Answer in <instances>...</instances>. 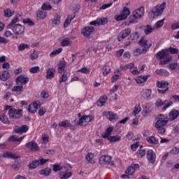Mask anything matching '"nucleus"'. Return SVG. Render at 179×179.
<instances>
[{"label": "nucleus", "instance_id": "nucleus-1", "mask_svg": "<svg viewBox=\"0 0 179 179\" xmlns=\"http://www.w3.org/2000/svg\"><path fill=\"white\" fill-rule=\"evenodd\" d=\"M155 128L158 130L159 134H164L166 132V125L169 124V117L164 114H159L156 117Z\"/></svg>", "mask_w": 179, "mask_h": 179}, {"label": "nucleus", "instance_id": "nucleus-2", "mask_svg": "<svg viewBox=\"0 0 179 179\" xmlns=\"http://www.w3.org/2000/svg\"><path fill=\"white\" fill-rule=\"evenodd\" d=\"M157 59H161L159 65H166L171 62L173 57L170 55V52L167 49H162L156 53Z\"/></svg>", "mask_w": 179, "mask_h": 179}, {"label": "nucleus", "instance_id": "nucleus-3", "mask_svg": "<svg viewBox=\"0 0 179 179\" xmlns=\"http://www.w3.org/2000/svg\"><path fill=\"white\" fill-rule=\"evenodd\" d=\"M166 8V2H163L162 4H158L155 6L151 11L149 12L148 16L150 19H155V17H159L163 15L164 9Z\"/></svg>", "mask_w": 179, "mask_h": 179}, {"label": "nucleus", "instance_id": "nucleus-4", "mask_svg": "<svg viewBox=\"0 0 179 179\" xmlns=\"http://www.w3.org/2000/svg\"><path fill=\"white\" fill-rule=\"evenodd\" d=\"M129 15H131V11L129 10V8L124 7L120 14L115 16V20H117V22H121V20H125V19L128 17Z\"/></svg>", "mask_w": 179, "mask_h": 179}, {"label": "nucleus", "instance_id": "nucleus-5", "mask_svg": "<svg viewBox=\"0 0 179 179\" xmlns=\"http://www.w3.org/2000/svg\"><path fill=\"white\" fill-rule=\"evenodd\" d=\"M22 109H16L15 108H10L8 110V115L10 118H12L13 120H16V118H20L22 117Z\"/></svg>", "mask_w": 179, "mask_h": 179}, {"label": "nucleus", "instance_id": "nucleus-6", "mask_svg": "<svg viewBox=\"0 0 179 179\" xmlns=\"http://www.w3.org/2000/svg\"><path fill=\"white\" fill-rule=\"evenodd\" d=\"M94 119V117L93 115H83L79 119L78 125L80 127H86L89 124V122H91V121H93Z\"/></svg>", "mask_w": 179, "mask_h": 179}, {"label": "nucleus", "instance_id": "nucleus-7", "mask_svg": "<svg viewBox=\"0 0 179 179\" xmlns=\"http://www.w3.org/2000/svg\"><path fill=\"white\" fill-rule=\"evenodd\" d=\"M138 44L141 47H143V51H148L152 45V41H148L146 38L143 37L138 41Z\"/></svg>", "mask_w": 179, "mask_h": 179}, {"label": "nucleus", "instance_id": "nucleus-8", "mask_svg": "<svg viewBox=\"0 0 179 179\" xmlns=\"http://www.w3.org/2000/svg\"><path fill=\"white\" fill-rule=\"evenodd\" d=\"M132 31L130 28H127L126 29L122 30L118 35H117V40L118 41H124L127 37L129 36V34Z\"/></svg>", "mask_w": 179, "mask_h": 179}, {"label": "nucleus", "instance_id": "nucleus-9", "mask_svg": "<svg viewBox=\"0 0 179 179\" xmlns=\"http://www.w3.org/2000/svg\"><path fill=\"white\" fill-rule=\"evenodd\" d=\"M13 31L17 36L24 34V27L20 24H16L13 27Z\"/></svg>", "mask_w": 179, "mask_h": 179}, {"label": "nucleus", "instance_id": "nucleus-10", "mask_svg": "<svg viewBox=\"0 0 179 179\" xmlns=\"http://www.w3.org/2000/svg\"><path fill=\"white\" fill-rule=\"evenodd\" d=\"M101 164H108V166H114V162L111 161V156L102 155L99 158Z\"/></svg>", "mask_w": 179, "mask_h": 179}, {"label": "nucleus", "instance_id": "nucleus-11", "mask_svg": "<svg viewBox=\"0 0 179 179\" xmlns=\"http://www.w3.org/2000/svg\"><path fill=\"white\" fill-rule=\"evenodd\" d=\"M41 106V104L38 101H34L31 104H29L28 107V111L29 113H31V114H34V113H37V110L40 108Z\"/></svg>", "mask_w": 179, "mask_h": 179}, {"label": "nucleus", "instance_id": "nucleus-12", "mask_svg": "<svg viewBox=\"0 0 179 179\" xmlns=\"http://www.w3.org/2000/svg\"><path fill=\"white\" fill-rule=\"evenodd\" d=\"M94 31V27H85L82 29L81 30V34L84 37H90L91 34H93V32Z\"/></svg>", "mask_w": 179, "mask_h": 179}, {"label": "nucleus", "instance_id": "nucleus-13", "mask_svg": "<svg viewBox=\"0 0 179 179\" xmlns=\"http://www.w3.org/2000/svg\"><path fill=\"white\" fill-rule=\"evenodd\" d=\"M139 164H131L125 171V173L132 176L137 170H139Z\"/></svg>", "mask_w": 179, "mask_h": 179}, {"label": "nucleus", "instance_id": "nucleus-14", "mask_svg": "<svg viewBox=\"0 0 179 179\" xmlns=\"http://www.w3.org/2000/svg\"><path fill=\"white\" fill-rule=\"evenodd\" d=\"M132 15L134 19H141L143 15H145V8L143 7H140L139 8L135 10Z\"/></svg>", "mask_w": 179, "mask_h": 179}, {"label": "nucleus", "instance_id": "nucleus-15", "mask_svg": "<svg viewBox=\"0 0 179 179\" xmlns=\"http://www.w3.org/2000/svg\"><path fill=\"white\" fill-rule=\"evenodd\" d=\"M29 77L24 75H20L16 78L15 82L17 85H27V83H29Z\"/></svg>", "mask_w": 179, "mask_h": 179}, {"label": "nucleus", "instance_id": "nucleus-16", "mask_svg": "<svg viewBox=\"0 0 179 179\" xmlns=\"http://www.w3.org/2000/svg\"><path fill=\"white\" fill-rule=\"evenodd\" d=\"M147 159L149 163H151V164H155V162H156V153L155 151H153V150H148Z\"/></svg>", "mask_w": 179, "mask_h": 179}, {"label": "nucleus", "instance_id": "nucleus-17", "mask_svg": "<svg viewBox=\"0 0 179 179\" xmlns=\"http://www.w3.org/2000/svg\"><path fill=\"white\" fill-rule=\"evenodd\" d=\"M1 157H4L6 159H19V156L9 151L5 152L1 155H0V162L2 161V159H1Z\"/></svg>", "mask_w": 179, "mask_h": 179}, {"label": "nucleus", "instance_id": "nucleus-18", "mask_svg": "<svg viewBox=\"0 0 179 179\" xmlns=\"http://www.w3.org/2000/svg\"><path fill=\"white\" fill-rule=\"evenodd\" d=\"M28 149L31 150V152H37L38 151V145H37V143L35 141H30L28 143L25 145Z\"/></svg>", "mask_w": 179, "mask_h": 179}, {"label": "nucleus", "instance_id": "nucleus-19", "mask_svg": "<svg viewBox=\"0 0 179 179\" xmlns=\"http://www.w3.org/2000/svg\"><path fill=\"white\" fill-rule=\"evenodd\" d=\"M106 23H107V19L99 18L94 21L90 22V24L91 26H103V24H106Z\"/></svg>", "mask_w": 179, "mask_h": 179}, {"label": "nucleus", "instance_id": "nucleus-20", "mask_svg": "<svg viewBox=\"0 0 179 179\" xmlns=\"http://www.w3.org/2000/svg\"><path fill=\"white\" fill-rule=\"evenodd\" d=\"M126 68H129L132 75H138L140 73V71H138V68L135 66V64L134 63L127 64Z\"/></svg>", "mask_w": 179, "mask_h": 179}, {"label": "nucleus", "instance_id": "nucleus-21", "mask_svg": "<svg viewBox=\"0 0 179 179\" xmlns=\"http://www.w3.org/2000/svg\"><path fill=\"white\" fill-rule=\"evenodd\" d=\"M178 115L179 111L176 109H172L169 113V120H170V121H174V120H177V118H178Z\"/></svg>", "mask_w": 179, "mask_h": 179}, {"label": "nucleus", "instance_id": "nucleus-22", "mask_svg": "<svg viewBox=\"0 0 179 179\" xmlns=\"http://www.w3.org/2000/svg\"><path fill=\"white\" fill-rule=\"evenodd\" d=\"M103 115H104L106 118H108V120H110V121L117 120V115L114 113V112H111V111L103 112Z\"/></svg>", "mask_w": 179, "mask_h": 179}, {"label": "nucleus", "instance_id": "nucleus-23", "mask_svg": "<svg viewBox=\"0 0 179 179\" xmlns=\"http://www.w3.org/2000/svg\"><path fill=\"white\" fill-rule=\"evenodd\" d=\"M149 78H150V76H138L137 78H135V80L136 82V83L138 84H142V83H145V82H146V80H148V79H149Z\"/></svg>", "mask_w": 179, "mask_h": 179}, {"label": "nucleus", "instance_id": "nucleus-24", "mask_svg": "<svg viewBox=\"0 0 179 179\" xmlns=\"http://www.w3.org/2000/svg\"><path fill=\"white\" fill-rule=\"evenodd\" d=\"M146 141L150 145H159V140L155 136H150L146 138Z\"/></svg>", "mask_w": 179, "mask_h": 179}, {"label": "nucleus", "instance_id": "nucleus-25", "mask_svg": "<svg viewBox=\"0 0 179 179\" xmlns=\"http://www.w3.org/2000/svg\"><path fill=\"white\" fill-rule=\"evenodd\" d=\"M55 75V69L49 68L46 70V79H52Z\"/></svg>", "mask_w": 179, "mask_h": 179}, {"label": "nucleus", "instance_id": "nucleus-26", "mask_svg": "<svg viewBox=\"0 0 179 179\" xmlns=\"http://www.w3.org/2000/svg\"><path fill=\"white\" fill-rule=\"evenodd\" d=\"M155 73L157 75H159L160 76H169V75H170V72L164 69H157L155 71Z\"/></svg>", "mask_w": 179, "mask_h": 179}, {"label": "nucleus", "instance_id": "nucleus-27", "mask_svg": "<svg viewBox=\"0 0 179 179\" xmlns=\"http://www.w3.org/2000/svg\"><path fill=\"white\" fill-rule=\"evenodd\" d=\"M16 134H23V132H27L29 131V126L24 124L20 127L15 129Z\"/></svg>", "mask_w": 179, "mask_h": 179}, {"label": "nucleus", "instance_id": "nucleus-28", "mask_svg": "<svg viewBox=\"0 0 179 179\" xmlns=\"http://www.w3.org/2000/svg\"><path fill=\"white\" fill-rule=\"evenodd\" d=\"M10 78V73H9V71H4L1 75H0V79L3 82H6L8 79Z\"/></svg>", "mask_w": 179, "mask_h": 179}, {"label": "nucleus", "instance_id": "nucleus-29", "mask_svg": "<svg viewBox=\"0 0 179 179\" xmlns=\"http://www.w3.org/2000/svg\"><path fill=\"white\" fill-rule=\"evenodd\" d=\"M114 129V127H109L106 129L105 133L102 134V138H109L110 135H111V133L113 132Z\"/></svg>", "mask_w": 179, "mask_h": 179}, {"label": "nucleus", "instance_id": "nucleus-30", "mask_svg": "<svg viewBox=\"0 0 179 179\" xmlns=\"http://www.w3.org/2000/svg\"><path fill=\"white\" fill-rule=\"evenodd\" d=\"M85 159L88 163H91L92 164H94V155L92 152H88L87 155L85 156Z\"/></svg>", "mask_w": 179, "mask_h": 179}, {"label": "nucleus", "instance_id": "nucleus-31", "mask_svg": "<svg viewBox=\"0 0 179 179\" xmlns=\"http://www.w3.org/2000/svg\"><path fill=\"white\" fill-rule=\"evenodd\" d=\"M119 78H121V72L117 69L114 71V75L112 76L111 80L113 83L117 82Z\"/></svg>", "mask_w": 179, "mask_h": 179}, {"label": "nucleus", "instance_id": "nucleus-32", "mask_svg": "<svg viewBox=\"0 0 179 179\" xmlns=\"http://www.w3.org/2000/svg\"><path fill=\"white\" fill-rule=\"evenodd\" d=\"M154 27H152L150 25H147L144 28V33L145 36H148V34H150L151 33H153V31H155Z\"/></svg>", "mask_w": 179, "mask_h": 179}, {"label": "nucleus", "instance_id": "nucleus-33", "mask_svg": "<svg viewBox=\"0 0 179 179\" xmlns=\"http://www.w3.org/2000/svg\"><path fill=\"white\" fill-rule=\"evenodd\" d=\"M73 19H75L74 14L69 15L66 17V21L64 22V27H68V26H69V24H71V22H72Z\"/></svg>", "mask_w": 179, "mask_h": 179}, {"label": "nucleus", "instance_id": "nucleus-34", "mask_svg": "<svg viewBox=\"0 0 179 179\" xmlns=\"http://www.w3.org/2000/svg\"><path fill=\"white\" fill-rule=\"evenodd\" d=\"M157 86L160 89H167L169 87V83L167 81H158Z\"/></svg>", "mask_w": 179, "mask_h": 179}, {"label": "nucleus", "instance_id": "nucleus-35", "mask_svg": "<svg viewBox=\"0 0 179 179\" xmlns=\"http://www.w3.org/2000/svg\"><path fill=\"white\" fill-rule=\"evenodd\" d=\"M11 90L12 92H17L18 94H22V92H23V90H24V89L22 85H17V86L13 87Z\"/></svg>", "mask_w": 179, "mask_h": 179}, {"label": "nucleus", "instance_id": "nucleus-36", "mask_svg": "<svg viewBox=\"0 0 179 179\" xmlns=\"http://www.w3.org/2000/svg\"><path fill=\"white\" fill-rule=\"evenodd\" d=\"M22 20V15L20 14H17L15 15V18L10 22L8 26H13V24H16L17 22H20Z\"/></svg>", "mask_w": 179, "mask_h": 179}, {"label": "nucleus", "instance_id": "nucleus-37", "mask_svg": "<svg viewBox=\"0 0 179 179\" xmlns=\"http://www.w3.org/2000/svg\"><path fill=\"white\" fill-rule=\"evenodd\" d=\"M106 101H107V96H101L97 101V106L99 107H103V106L106 104Z\"/></svg>", "mask_w": 179, "mask_h": 179}, {"label": "nucleus", "instance_id": "nucleus-38", "mask_svg": "<svg viewBox=\"0 0 179 179\" xmlns=\"http://www.w3.org/2000/svg\"><path fill=\"white\" fill-rule=\"evenodd\" d=\"M65 66H66V63L65 62V61L59 62L57 69L58 73H62L64 69H65Z\"/></svg>", "mask_w": 179, "mask_h": 179}, {"label": "nucleus", "instance_id": "nucleus-39", "mask_svg": "<svg viewBox=\"0 0 179 179\" xmlns=\"http://www.w3.org/2000/svg\"><path fill=\"white\" fill-rule=\"evenodd\" d=\"M168 68L171 69V71H174V69H177L178 68V73H179V66L177 62H171L168 65Z\"/></svg>", "mask_w": 179, "mask_h": 179}, {"label": "nucleus", "instance_id": "nucleus-40", "mask_svg": "<svg viewBox=\"0 0 179 179\" xmlns=\"http://www.w3.org/2000/svg\"><path fill=\"white\" fill-rule=\"evenodd\" d=\"M107 139L109 141V142H118L121 141V136H110L108 137Z\"/></svg>", "mask_w": 179, "mask_h": 179}, {"label": "nucleus", "instance_id": "nucleus-41", "mask_svg": "<svg viewBox=\"0 0 179 179\" xmlns=\"http://www.w3.org/2000/svg\"><path fill=\"white\" fill-rule=\"evenodd\" d=\"M164 20L165 19H162L161 20L157 21L153 26L154 29L155 30H157V29H161V27H163V24H164Z\"/></svg>", "mask_w": 179, "mask_h": 179}, {"label": "nucleus", "instance_id": "nucleus-42", "mask_svg": "<svg viewBox=\"0 0 179 179\" xmlns=\"http://www.w3.org/2000/svg\"><path fill=\"white\" fill-rule=\"evenodd\" d=\"M71 44H72V41L69 38H65L61 42L62 47H68V45H71Z\"/></svg>", "mask_w": 179, "mask_h": 179}, {"label": "nucleus", "instance_id": "nucleus-43", "mask_svg": "<svg viewBox=\"0 0 179 179\" xmlns=\"http://www.w3.org/2000/svg\"><path fill=\"white\" fill-rule=\"evenodd\" d=\"M72 176V172H60L59 177L61 179L69 178Z\"/></svg>", "mask_w": 179, "mask_h": 179}, {"label": "nucleus", "instance_id": "nucleus-44", "mask_svg": "<svg viewBox=\"0 0 179 179\" xmlns=\"http://www.w3.org/2000/svg\"><path fill=\"white\" fill-rule=\"evenodd\" d=\"M141 111H142V108H141V105L139 104L136 105L134 107V111L132 113V115H134L135 117H136V115H138V114H139Z\"/></svg>", "mask_w": 179, "mask_h": 179}, {"label": "nucleus", "instance_id": "nucleus-45", "mask_svg": "<svg viewBox=\"0 0 179 179\" xmlns=\"http://www.w3.org/2000/svg\"><path fill=\"white\" fill-rule=\"evenodd\" d=\"M24 138V136L17 138L16 137V136H11L9 137L8 141H11V142H22V141H23Z\"/></svg>", "mask_w": 179, "mask_h": 179}, {"label": "nucleus", "instance_id": "nucleus-46", "mask_svg": "<svg viewBox=\"0 0 179 179\" xmlns=\"http://www.w3.org/2000/svg\"><path fill=\"white\" fill-rule=\"evenodd\" d=\"M36 16L38 19H45V17H47V12L39 10L36 13Z\"/></svg>", "mask_w": 179, "mask_h": 179}, {"label": "nucleus", "instance_id": "nucleus-47", "mask_svg": "<svg viewBox=\"0 0 179 179\" xmlns=\"http://www.w3.org/2000/svg\"><path fill=\"white\" fill-rule=\"evenodd\" d=\"M61 52H62V48H59L58 49H56L55 50H53L50 54V57L51 58H54V57H55L56 55H58V54H61Z\"/></svg>", "mask_w": 179, "mask_h": 179}, {"label": "nucleus", "instance_id": "nucleus-48", "mask_svg": "<svg viewBox=\"0 0 179 179\" xmlns=\"http://www.w3.org/2000/svg\"><path fill=\"white\" fill-rule=\"evenodd\" d=\"M38 161L37 159L33 161L31 163H30L28 166L29 169H31V170H33L34 169H36V167H38Z\"/></svg>", "mask_w": 179, "mask_h": 179}, {"label": "nucleus", "instance_id": "nucleus-49", "mask_svg": "<svg viewBox=\"0 0 179 179\" xmlns=\"http://www.w3.org/2000/svg\"><path fill=\"white\" fill-rule=\"evenodd\" d=\"M50 173H51V169L50 168H46L39 171V174H41V176H50Z\"/></svg>", "mask_w": 179, "mask_h": 179}, {"label": "nucleus", "instance_id": "nucleus-50", "mask_svg": "<svg viewBox=\"0 0 179 179\" xmlns=\"http://www.w3.org/2000/svg\"><path fill=\"white\" fill-rule=\"evenodd\" d=\"M151 112L152 110L150 109V108L145 107V108L142 110L141 114L143 117H148V115H149Z\"/></svg>", "mask_w": 179, "mask_h": 179}, {"label": "nucleus", "instance_id": "nucleus-51", "mask_svg": "<svg viewBox=\"0 0 179 179\" xmlns=\"http://www.w3.org/2000/svg\"><path fill=\"white\" fill-rule=\"evenodd\" d=\"M13 15H15V11H11L9 8L4 10V16H6V17H10V16H13Z\"/></svg>", "mask_w": 179, "mask_h": 179}, {"label": "nucleus", "instance_id": "nucleus-52", "mask_svg": "<svg viewBox=\"0 0 179 179\" xmlns=\"http://www.w3.org/2000/svg\"><path fill=\"white\" fill-rule=\"evenodd\" d=\"M0 121L3 122V124H9V118L6 115H1L0 116Z\"/></svg>", "mask_w": 179, "mask_h": 179}, {"label": "nucleus", "instance_id": "nucleus-53", "mask_svg": "<svg viewBox=\"0 0 179 179\" xmlns=\"http://www.w3.org/2000/svg\"><path fill=\"white\" fill-rule=\"evenodd\" d=\"M145 155H146V150H138L136 152V155L137 157L142 159V157H143V156H145Z\"/></svg>", "mask_w": 179, "mask_h": 179}, {"label": "nucleus", "instance_id": "nucleus-54", "mask_svg": "<svg viewBox=\"0 0 179 179\" xmlns=\"http://www.w3.org/2000/svg\"><path fill=\"white\" fill-rule=\"evenodd\" d=\"M68 80V73H64L62 77L60 78L59 82V83H62L66 82Z\"/></svg>", "mask_w": 179, "mask_h": 179}, {"label": "nucleus", "instance_id": "nucleus-55", "mask_svg": "<svg viewBox=\"0 0 179 179\" xmlns=\"http://www.w3.org/2000/svg\"><path fill=\"white\" fill-rule=\"evenodd\" d=\"M150 96H152V90L148 89L144 90V98L145 99H150Z\"/></svg>", "mask_w": 179, "mask_h": 179}, {"label": "nucleus", "instance_id": "nucleus-56", "mask_svg": "<svg viewBox=\"0 0 179 179\" xmlns=\"http://www.w3.org/2000/svg\"><path fill=\"white\" fill-rule=\"evenodd\" d=\"M38 58V52L34 50L30 55V59H31V61H34V59H37Z\"/></svg>", "mask_w": 179, "mask_h": 179}, {"label": "nucleus", "instance_id": "nucleus-57", "mask_svg": "<svg viewBox=\"0 0 179 179\" xmlns=\"http://www.w3.org/2000/svg\"><path fill=\"white\" fill-rule=\"evenodd\" d=\"M59 127H63L64 128H68V127H71V124L69 123V121L66 120L63 122H60L59 123Z\"/></svg>", "mask_w": 179, "mask_h": 179}, {"label": "nucleus", "instance_id": "nucleus-58", "mask_svg": "<svg viewBox=\"0 0 179 179\" xmlns=\"http://www.w3.org/2000/svg\"><path fill=\"white\" fill-rule=\"evenodd\" d=\"M29 72L31 73H37V72H40V66H35L34 67H31L30 69H29Z\"/></svg>", "mask_w": 179, "mask_h": 179}, {"label": "nucleus", "instance_id": "nucleus-59", "mask_svg": "<svg viewBox=\"0 0 179 179\" xmlns=\"http://www.w3.org/2000/svg\"><path fill=\"white\" fill-rule=\"evenodd\" d=\"M27 48H29V45L25 44V43H21L18 46L19 51H24V50H27Z\"/></svg>", "mask_w": 179, "mask_h": 179}, {"label": "nucleus", "instance_id": "nucleus-60", "mask_svg": "<svg viewBox=\"0 0 179 179\" xmlns=\"http://www.w3.org/2000/svg\"><path fill=\"white\" fill-rule=\"evenodd\" d=\"M164 103H166V101H163L162 99H158L155 101V106H156L157 108H159V107H162V106H164Z\"/></svg>", "mask_w": 179, "mask_h": 179}, {"label": "nucleus", "instance_id": "nucleus-61", "mask_svg": "<svg viewBox=\"0 0 179 179\" xmlns=\"http://www.w3.org/2000/svg\"><path fill=\"white\" fill-rule=\"evenodd\" d=\"M52 24H59V23H61V17L59 16H57L55 17L54 19L52 20Z\"/></svg>", "mask_w": 179, "mask_h": 179}, {"label": "nucleus", "instance_id": "nucleus-62", "mask_svg": "<svg viewBox=\"0 0 179 179\" xmlns=\"http://www.w3.org/2000/svg\"><path fill=\"white\" fill-rule=\"evenodd\" d=\"M41 9L43 10H51L52 7L50 3H43V6H41Z\"/></svg>", "mask_w": 179, "mask_h": 179}, {"label": "nucleus", "instance_id": "nucleus-63", "mask_svg": "<svg viewBox=\"0 0 179 179\" xmlns=\"http://www.w3.org/2000/svg\"><path fill=\"white\" fill-rule=\"evenodd\" d=\"M77 72H80L81 73H85V74H87V73H90V69L86 68V67H83L80 69H78L77 71Z\"/></svg>", "mask_w": 179, "mask_h": 179}, {"label": "nucleus", "instance_id": "nucleus-64", "mask_svg": "<svg viewBox=\"0 0 179 179\" xmlns=\"http://www.w3.org/2000/svg\"><path fill=\"white\" fill-rule=\"evenodd\" d=\"M130 38L131 40H138V38H139V34L137 31L134 32L130 36Z\"/></svg>", "mask_w": 179, "mask_h": 179}]
</instances>
